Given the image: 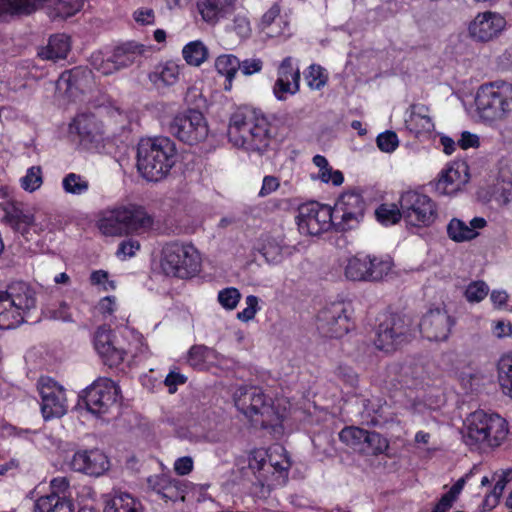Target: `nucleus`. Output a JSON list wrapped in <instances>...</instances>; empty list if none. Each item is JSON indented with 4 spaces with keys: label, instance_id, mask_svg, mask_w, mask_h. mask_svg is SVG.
Here are the masks:
<instances>
[{
    "label": "nucleus",
    "instance_id": "1",
    "mask_svg": "<svg viewBox=\"0 0 512 512\" xmlns=\"http://www.w3.org/2000/svg\"><path fill=\"white\" fill-rule=\"evenodd\" d=\"M270 128L264 115L254 109L241 107L231 115L227 135L237 147L263 152L272 138Z\"/></svg>",
    "mask_w": 512,
    "mask_h": 512
},
{
    "label": "nucleus",
    "instance_id": "2",
    "mask_svg": "<svg viewBox=\"0 0 512 512\" xmlns=\"http://www.w3.org/2000/svg\"><path fill=\"white\" fill-rule=\"evenodd\" d=\"M507 421L496 413L476 410L470 413L460 430L464 443L477 449L499 447L507 438Z\"/></svg>",
    "mask_w": 512,
    "mask_h": 512
},
{
    "label": "nucleus",
    "instance_id": "3",
    "mask_svg": "<svg viewBox=\"0 0 512 512\" xmlns=\"http://www.w3.org/2000/svg\"><path fill=\"white\" fill-rule=\"evenodd\" d=\"M176 147L168 137L141 139L137 148V168L148 181H160L175 163Z\"/></svg>",
    "mask_w": 512,
    "mask_h": 512
},
{
    "label": "nucleus",
    "instance_id": "4",
    "mask_svg": "<svg viewBox=\"0 0 512 512\" xmlns=\"http://www.w3.org/2000/svg\"><path fill=\"white\" fill-rule=\"evenodd\" d=\"M475 112L483 122H496L512 113V84L493 81L482 84L474 99Z\"/></svg>",
    "mask_w": 512,
    "mask_h": 512
},
{
    "label": "nucleus",
    "instance_id": "5",
    "mask_svg": "<svg viewBox=\"0 0 512 512\" xmlns=\"http://www.w3.org/2000/svg\"><path fill=\"white\" fill-rule=\"evenodd\" d=\"M36 307V293L29 284L17 281L0 291V329L8 330L22 324Z\"/></svg>",
    "mask_w": 512,
    "mask_h": 512
},
{
    "label": "nucleus",
    "instance_id": "6",
    "mask_svg": "<svg viewBox=\"0 0 512 512\" xmlns=\"http://www.w3.org/2000/svg\"><path fill=\"white\" fill-rule=\"evenodd\" d=\"M234 403L239 412L246 416L255 426L268 428L274 426L279 415L273 400L257 386H240L234 392Z\"/></svg>",
    "mask_w": 512,
    "mask_h": 512
},
{
    "label": "nucleus",
    "instance_id": "7",
    "mask_svg": "<svg viewBox=\"0 0 512 512\" xmlns=\"http://www.w3.org/2000/svg\"><path fill=\"white\" fill-rule=\"evenodd\" d=\"M153 219L141 206L129 205L110 211L98 221L100 231L106 236L124 234L149 229Z\"/></svg>",
    "mask_w": 512,
    "mask_h": 512
},
{
    "label": "nucleus",
    "instance_id": "8",
    "mask_svg": "<svg viewBox=\"0 0 512 512\" xmlns=\"http://www.w3.org/2000/svg\"><path fill=\"white\" fill-rule=\"evenodd\" d=\"M200 266V254L193 245L170 242L163 247L161 268L167 276L187 279L196 275Z\"/></svg>",
    "mask_w": 512,
    "mask_h": 512
},
{
    "label": "nucleus",
    "instance_id": "9",
    "mask_svg": "<svg viewBox=\"0 0 512 512\" xmlns=\"http://www.w3.org/2000/svg\"><path fill=\"white\" fill-rule=\"evenodd\" d=\"M413 337L412 321L409 317L390 314L380 322L374 344L378 350L393 352Z\"/></svg>",
    "mask_w": 512,
    "mask_h": 512
},
{
    "label": "nucleus",
    "instance_id": "10",
    "mask_svg": "<svg viewBox=\"0 0 512 512\" xmlns=\"http://www.w3.org/2000/svg\"><path fill=\"white\" fill-rule=\"evenodd\" d=\"M4 220L7 225L26 242L35 240L49 228L46 218L35 215L29 207L23 204H13L5 210Z\"/></svg>",
    "mask_w": 512,
    "mask_h": 512
},
{
    "label": "nucleus",
    "instance_id": "11",
    "mask_svg": "<svg viewBox=\"0 0 512 512\" xmlns=\"http://www.w3.org/2000/svg\"><path fill=\"white\" fill-rule=\"evenodd\" d=\"M142 46L129 42L115 47L110 53L101 51L91 55L92 67L103 75H111L123 68L131 66L142 54Z\"/></svg>",
    "mask_w": 512,
    "mask_h": 512
},
{
    "label": "nucleus",
    "instance_id": "12",
    "mask_svg": "<svg viewBox=\"0 0 512 512\" xmlns=\"http://www.w3.org/2000/svg\"><path fill=\"white\" fill-rule=\"evenodd\" d=\"M399 205L403 219L412 226H428L436 218V209L431 198L416 190L402 193Z\"/></svg>",
    "mask_w": 512,
    "mask_h": 512
},
{
    "label": "nucleus",
    "instance_id": "13",
    "mask_svg": "<svg viewBox=\"0 0 512 512\" xmlns=\"http://www.w3.org/2000/svg\"><path fill=\"white\" fill-rule=\"evenodd\" d=\"M169 130L180 141L194 145L208 136V125L204 115L196 109H188L177 114L170 123Z\"/></svg>",
    "mask_w": 512,
    "mask_h": 512
},
{
    "label": "nucleus",
    "instance_id": "14",
    "mask_svg": "<svg viewBox=\"0 0 512 512\" xmlns=\"http://www.w3.org/2000/svg\"><path fill=\"white\" fill-rule=\"evenodd\" d=\"M332 211L335 230L345 232L359 226L364 218L366 203L359 193L346 192L339 197Z\"/></svg>",
    "mask_w": 512,
    "mask_h": 512
},
{
    "label": "nucleus",
    "instance_id": "15",
    "mask_svg": "<svg viewBox=\"0 0 512 512\" xmlns=\"http://www.w3.org/2000/svg\"><path fill=\"white\" fill-rule=\"evenodd\" d=\"M298 229L301 233L316 236L334 227L332 208L318 202H308L298 208Z\"/></svg>",
    "mask_w": 512,
    "mask_h": 512
},
{
    "label": "nucleus",
    "instance_id": "16",
    "mask_svg": "<svg viewBox=\"0 0 512 512\" xmlns=\"http://www.w3.org/2000/svg\"><path fill=\"white\" fill-rule=\"evenodd\" d=\"M392 269V261L376 256H353L347 260L345 277L351 281H379Z\"/></svg>",
    "mask_w": 512,
    "mask_h": 512
},
{
    "label": "nucleus",
    "instance_id": "17",
    "mask_svg": "<svg viewBox=\"0 0 512 512\" xmlns=\"http://www.w3.org/2000/svg\"><path fill=\"white\" fill-rule=\"evenodd\" d=\"M120 389L114 381L99 378L84 391V403L92 414H106L117 403Z\"/></svg>",
    "mask_w": 512,
    "mask_h": 512
},
{
    "label": "nucleus",
    "instance_id": "18",
    "mask_svg": "<svg viewBox=\"0 0 512 512\" xmlns=\"http://www.w3.org/2000/svg\"><path fill=\"white\" fill-rule=\"evenodd\" d=\"M41 396V412L45 420L60 418L67 412V399L61 385L49 377L38 381Z\"/></svg>",
    "mask_w": 512,
    "mask_h": 512
},
{
    "label": "nucleus",
    "instance_id": "19",
    "mask_svg": "<svg viewBox=\"0 0 512 512\" xmlns=\"http://www.w3.org/2000/svg\"><path fill=\"white\" fill-rule=\"evenodd\" d=\"M352 326L343 303H333L321 310L318 315L317 327L326 337L340 338L347 334Z\"/></svg>",
    "mask_w": 512,
    "mask_h": 512
},
{
    "label": "nucleus",
    "instance_id": "20",
    "mask_svg": "<svg viewBox=\"0 0 512 512\" xmlns=\"http://www.w3.org/2000/svg\"><path fill=\"white\" fill-rule=\"evenodd\" d=\"M109 466L107 455L99 449L79 450L70 461V467L74 471L93 477L103 475Z\"/></svg>",
    "mask_w": 512,
    "mask_h": 512
},
{
    "label": "nucleus",
    "instance_id": "21",
    "mask_svg": "<svg viewBox=\"0 0 512 512\" xmlns=\"http://www.w3.org/2000/svg\"><path fill=\"white\" fill-rule=\"evenodd\" d=\"M506 20L499 13H479L469 24V35L476 41L487 42L497 37L505 28Z\"/></svg>",
    "mask_w": 512,
    "mask_h": 512
},
{
    "label": "nucleus",
    "instance_id": "22",
    "mask_svg": "<svg viewBox=\"0 0 512 512\" xmlns=\"http://www.w3.org/2000/svg\"><path fill=\"white\" fill-rule=\"evenodd\" d=\"M300 90V70L293 65L292 57L284 58L277 70V79L273 94L279 101L287 99V94L294 95Z\"/></svg>",
    "mask_w": 512,
    "mask_h": 512
},
{
    "label": "nucleus",
    "instance_id": "23",
    "mask_svg": "<svg viewBox=\"0 0 512 512\" xmlns=\"http://www.w3.org/2000/svg\"><path fill=\"white\" fill-rule=\"evenodd\" d=\"M148 488L165 501H184L190 483L173 478L166 474L153 475L147 478Z\"/></svg>",
    "mask_w": 512,
    "mask_h": 512
},
{
    "label": "nucleus",
    "instance_id": "24",
    "mask_svg": "<svg viewBox=\"0 0 512 512\" xmlns=\"http://www.w3.org/2000/svg\"><path fill=\"white\" fill-rule=\"evenodd\" d=\"M419 329L430 341H445L448 337V314L445 308L430 309L421 319Z\"/></svg>",
    "mask_w": 512,
    "mask_h": 512
},
{
    "label": "nucleus",
    "instance_id": "25",
    "mask_svg": "<svg viewBox=\"0 0 512 512\" xmlns=\"http://www.w3.org/2000/svg\"><path fill=\"white\" fill-rule=\"evenodd\" d=\"M94 346L105 364L118 366L124 360L125 351L114 346L111 330L99 327L94 336Z\"/></svg>",
    "mask_w": 512,
    "mask_h": 512
},
{
    "label": "nucleus",
    "instance_id": "26",
    "mask_svg": "<svg viewBox=\"0 0 512 512\" xmlns=\"http://www.w3.org/2000/svg\"><path fill=\"white\" fill-rule=\"evenodd\" d=\"M236 0H199L197 2L198 11L202 19L215 25L221 19L227 18L235 10Z\"/></svg>",
    "mask_w": 512,
    "mask_h": 512
},
{
    "label": "nucleus",
    "instance_id": "27",
    "mask_svg": "<svg viewBox=\"0 0 512 512\" xmlns=\"http://www.w3.org/2000/svg\"><path fill=\"white\" fill-rule=\"evenodd\" d=\"M92 72L88 68L75 67L63 72L57 80L56 86L60 91L73 94L74 90L84 91L90 84Z\"/></svg>",
    "mask_w": 512,
    "mask_h": 512
},
{
    "label": "nucleus",
    "instance_id": "28",
    "mask_svg": "<svg viewBox=\"0 0 512 512\" xmlns=\"http://www.w3.org/2000/svg\"><path fill=\"white\" fill-rule=\"evenodd\" d=\"M405 124L406 128L416 137L430 133L434 129V124L428 115V108L421 104L410 106V114L405 120Z\"/></svg>",
    "mask_w": 512,
    "mask_h": 512
},
{
    "label": "nucleus",
    "instance_id": "29",
    "mask_svg": "<svg viewBox=\"0 0 512 512\" xmlns=\"http://www.w3.org/2000/svg\"><path fill=\"white\" fill-rule=\"evenodd\" d=\"M71 49L70 37L66 34L50 36L46 46L38 50V56L43 60L56 62L65 59Z\"/></svg>",
    "mask_w": 512,
    "mask_h": 512
},
{
    "label": "nucleus",
    "instance_id": "30",
    "mask_svg": "<svg viewBox=\"0 0 512 512\" xmlns=\"http://www.w3.org/2000/svg\"><path fill=\"white\" fill-rule=\"evenodd\" d=\"M486 223L484 218L475 217L470 221V226H468L465 222L453 218L450 220V239L456 242L472 240L478 236L476 229L484 228Z\"/></svg>",
    "mask_w": 512,
    "mask_h": 512
},
{
    "label": "nucleus",
    "instance_id": "31",
    "mask_svg": "<svg viewBox=\"0 0 512 512\" xmlns=\"http://www.w3.org/2000/svg\"><path fill=\"white\" fill-rule=\"evenodd\" d=\"M104 512H143L140 500L126 492H115L105 502Z\"/></svg>",
    "mask_w": 512,
    "mask_h": 512
},
{
    "label": "nucleus",
    "instance_id": "32",
    "mask_svg": "<svg viewBox=\"0 0 512 512\" xmlns=\"http://www.w3.org/2000/svg\"><path fill=\"white\" fill-rule=\"evenodd\" d=\"M34 512H73V503L70 499L52 492L36 500Z\"/></svg>",
    "mask_w": 512,
    "mask_h": 512
},
{
    "label": "nucleus",
    "instance_id": "33",
    "mask_svg": "<svg viewBox=\"0 0 512 512\" xmlns=\"http://www.w3.org/2000/svg\"><path fill=\"white\" fill-rule=\"evenodd\" d=\"M179 77V66L172 62H166L155 68L150 73L149 79L157 86H171L178 81Z\"/></svg>",
    "mask_w": 512,
    "mask_h": 512
},
{
    "label": "nucleus",
    "instance_id": "34",
    "mask_svg": "<svg viewBox=\"0 0 512 512\" xmlns=\"http://www.w3.org/2000/svg\"><path fill=\"white\" fill-rule=\"evenodd\" d=\"M241 66L240 60L232 54H224L217 57L215 68L217 72L226 78L224 89L229 91L232 88V81Z\"/></svg>",
    "mask_w": 512,
    "mask_h": 512
},
{
    "label": "nucleus",
    "instance_id": "35",
    "mask_svg": "<svg viewBox=\"0 0 512 512\" xmlns=\"http://www.w3.org/2000/svg\"><path fill=\"white\" fill-rule=\"evenodd\" d=\"M312 161L319 168L318 176L313 179H319L323 183L331 182L334 186H340L343 183V173L340 170H333L324 156L315 155Z\"/></svg>",
    "mask_w": 512,
    "mask_h": 512
},
{
    "label": "nucleus",
    "instance_id": "36",
    "mask_svg": "<svg viewBox=\"0 0 512 512\" xmlns=\"http://www.w3.org/2000/svg\"><path fill=\"white\" fill-rule=\"evenodd\" d=\"M470 179L469 166L466 161H453L450 165V195L452 192L460 191L461 188L468 183Z\"/></svg>",
    "mask_w": 512,
    "mask_h": 512
},
{
    "label": "nucleus",
    "instance_id": "37",
    "mask_svg": "<svg viewBox=\"0 0 512 512\" xmlns=\"http://www.w3.org/2000/svg\"><path fill=\"white\" fill-rule=\"evenodd\" d=\"M498 378L503 393L512 398V353L500 358L498 362Z\"/></svg>",
    "mask_w": 512,
    "mask_h": 512
},
{
    "label": "nucleus",
    "instance_id": "38",
    "mask_svg": "<svg viewBox=\"0 0 512 512\" xmlns=\"http://www.w3.org/2000/svg\"><path fill=\"white\" fill-rule=\"evenodd\" d=\"M388 441L380 433L375 431H366V435L361 447V452L367 455H378L388 448Z\"/></svg>",
    "mask_w": 512,
    "mask_h": 512
},
{
    "label": "nucleus",
    "instance_id": "39",
    "mask_svg": "<svg viewBox=\"0 0 512 512\" xmlns=\"http://www.w3.org/2000/svg\"><path fill=\"white\" fill-rule=\"evenodd\" d=\"M216 357V351L204 345H194L188 352V362L196 369L205 368L206 363Z\"/></svg>",
    "mask_w": 512,
    "mask_h": 512
},
{
    "label": "nucleus",
    "instance_id": "40",
    "mask_svg": "<svg viewBox=\"0 0 512 512\" xmlns=\"http://www.w3.org/2000/svg\"><path fill=\"white\" fill-rule=\"evenodd\" d=\"M89 181L82 175L68 173L62 180L63 190L67 194L83 195L89 190Z\"/></svg>",
    "mask_w": 512,
    "mask_h": 512
},
{
    "label": "nucleus",
    "instance_id": "41",
    "mask_svg": "<svg viewBox=\"0 0 512 512\" xmlns=\"http://www.w3.org/2000/svg\"><path fill=\"white\" fill-rule=\"evenodd\" d=\"M208 56V50L201 41H193L183 48V57L193 66L201 65Z\"/></svg>",
    "mask_w": 512,
    "mask_h": 512
},
{
    "label": "nucleus",
    "instance_id": "42",
    "mask_svg": "<svg viewBox=\"0 0 512 512\" xmlns=\"http://www.w3.org/2000/svg\"><path fill=\"white\" fill-rule=\"evenodd\" d=\"M366 431L367 430L355 426L345 427L340 431L339 439L346 445L352 447L355 451L361 452Z\"/></svg>",
    "mask_w": 512,
    "mask_h": 512
},
{
    "label": "nucleus",
    "instance_id": "43",
    "mask_svg": "<svg viewBox=\"0 0 512 512\" xmlns=\"http://www.w3.org/2000/svg\"><path fill=\"white\" fill-rule=\"evenodd\" d=\"M84 5L83 0H54V18L65 19L75 15Z\"/></svg>",
    "mask_w": 512,
    "mask_h": 512
},
{
    "label": "nucleus",
    "instance_id": "44",
    "mask_svg": "<svg viewBox=\"0 0 512 512\" xmlns=\"http://www.w3.org/2000/svg\"><path fill=\"white\" fill-rule=\"evenodd\" d=\"M217 299L224 309L233 310L241 299V293L235 287H227L218 292Z\"/></svg>",
    "mask_w": 512,
    "mask_h": 512
},
{
    "label": "nucleus",
    "instance_id": "45",
    "mask_svg": "<svg viewBox=\"0 0 512 512\" xmlns=\"http://www.w3.org/2000/svg\"><path fill=\"white\" fill-rule=\"evenodd\" d=\"M42 183V169L40 166H33L29 168L26 175L21 178L22 188L30 192L37 190Z\"/></svg>",
    "mask_w": 512,
    "mask_h": 512
},
{
    "label": "nucleus",
    "instance_id": "46",
    "mask_svg": "<svg viewBox=\"0 0 512 512\" xmlns=\"http://www.w3.org/2000/svg\"><path fill=\"white\" fill-rule=\"evenodd\" d=\"M488 293L489 287L484 281H474L467 286L465 297L468 302L478 303L482 301Z\"/></svg>",
    "mask_w": 512,
    "mask_h": 512
},
{
    "label": "nucleus",
    "instance_id": "47",
    "mask_svg": "<svg viewBox=\"0 0 512 512\" xmlns=\"http://www.w3.org/2000/svg\"><path fill=\"white\" fill-rule=\"evenodd\" d=\"M377 219L382 223H397L402 216V209L397 208L395 205L382 204L375 212Z\"/></svg>",
    "mask_w": 512,
    "mask_h": 512
},
{
    "label": "nucleus",
    "instance_id": "48",
    "mask_svg": "<svg viewBox=\"0 0 512 512\" xmlns=\"http://www.w3.org/2000/svg\"><path fill=\"white\" fill-rule=\"evenodd\" d=\"M455 146H458L463 150L478 148L480 146V138L477 134L469 131H463L457 141L450 138V153L454 150Z\"/></svg>",
    "mask_w": 512,
    "mask_h": 512
},
{
    "label": "nucleus",
    "instance_id": "49",
    "mask_svg": "<svg viewBox=\"0 0 512 512\" xmlns=\"http://www.w3.org/2000/svg\"><path fill=\"white\" fill-rule=\"evenodd\" d=\"M307 84L311 89L319 90L326 84V76L324 75L323 68L319 65H311L305 75Z\"/></svg>",
    "mask_w": 512,
    "mask_h": 512
},
{
    "label": "nucleus",
    "instance_id": "50",
    "mask_svg": "<svg viewBox=\"0 0 512 512\" xmlns=\"http://www.w3.org/2000/svg\"><path fill=\"white\" fill-rule=\"evenodd\" d=\"M249 467L251 469H258L260 470H268L269 468H273L275 471L283 473L288 471L290 468V463L288 460H283L282 462H273L272 458L269 457V460L266 461L265 459H261L260 461L256 460V458L253 459V461L249 462Z\"/></svg>",
    "mask_w": 512,
    "mask_h": 512
},
{
    "label": "nucleus",
    "instance_id": "51",
    "mask_svg": "<svg viewBox=\"0 0 512 512\" xmlns=\"http://www.w3.org/2000/svg\"><path fill=\"white\" fill-rule=\"evenodd\" d=\"M376 143L382 152L391 153L398 147L399 140L394 131H385L377 136Z\"/></svg>",
    "mask_w": 512,
    "mask_h": 512
},
{
    "label": "nucleus",
    "instance_id": "52",
    "mask_svg": "<svg viewBox=\"0 0 512 512\" xmlns=\"http://www.w3.org/2000/svg\"><path fill=\"white\" fill-rule=\"evenodd\" d=\"M505 487L501 483H495L492 491L485 496L482 507L483 510H492L499 503V500L504 492Z\"/></svg>",
    "mask_w": 512,
    "mask_h": 512
},
{
    "label": "nucleus",
    "instance_id": "53",
    "mask_svg": "<svg viewBox=\"0 0 512 512\" xmlns=\"http://www.w3.org/2000/svg\"><path fill=\"white\" fill-rule=\"evenodd\" d=\"M258 310V297L249 295L246 297V308L238 312L237 318L243 322L252 320Z\"/></svg>",
    "mask_w": 512,
    "mask_h": 512
},
{
    "label": "nucleus",
    "instance_id": "54",
    "mask_svg": "<svg viewBox=\"0 0 512 512\" xmlns=\"http://www.w3.org/2000/svg\"><path fill=\"white\" fill-rule=\"evenodd\" d=\"M133 19L141 26L153 25L155 23V12L152 8L141 7L134 11Z\"/></svg>",
    "mask_w": 512,
    "mask_h": 512
},
{
    "label": "nucleus",
    "instance_id": "55",
    "mask_svg": "<svg viewBox=\"0 0 512 512\" xmlns=\"http://www.w3.org/2000/svg\"><path fill=\"white\" fill-rule=\"evenodd\" d=\"M232 30L240 38H248L251 34L250 22L245 16H236L233 20Z\"/></svg>",
    "mask_w": 512,
    "mask_h": 512
},
{
    "label": "nucleus",
    "instance_id": "56",
    "mask_svg": "<svg viewBox=\"0 0 512 512\" xmlns=\"http://www.w3.org/2000/svg\"><path fill=\"white\" fill-rule=\"evenodd\" d=\"M90 121H91L90 117H88L86 115L78 116L75 119L78 134L83 140H86V139L93 140L95 138L94 132L91 129H89V127H88Z\"/></svg>",
    "mask_w": 512,
    "mask_h": 512
},
{
    "label": "nucleus",
    "instance_id": "57",
    "mask_svg": "<svg viewBox=\"0 0 512 512\" xmlns=\"http://www.w3.org/2000/svg\"><path fill=\"white\" fill-rule=\"evenodd\" d=\"M431 190L439 195H446L448 190V166L444 167L439 178L429 183Z\"/></svg>",
    "mask_w": 512,
    "mask_h": 512
},
{
    "label": "nucleus",
    "instance_id": "58",
    "mask_svg": "<svg viewBox=\"0 0 512 512\" xmlns=\"http://www.w3.org/2000/svg\"><path fill=\"white\" fill-rule=\"evenodd\" d=\"M140 249V243L134 239H127L122 241L117 249V256L132 257L135 255L136 251Z\"/></svg>",
    "mask_w": 512,
    "mask_h": 512
},
{
    "label": "nucleus",
    "instance_id": "59",
    "mask_svg": "<svg viewBox=\"0 0 512 512\" xmlns=\"http://www.w3.org/2000/svg\"><path fill=\"white\" fill-rule=\"evenodd\" d=\"M240 64L239 70L246 76L260 72L263 67V61L259 58L245 59Z\"/></svg>",
    "mask_w": 512,
    "mask_h": 512
},
{
    "label": "nucleus",
    "instance_id": "60",
    "mask_svg": "<svg viewBox=\"0 0 512 512\" xmlns=\"http://www.w3.org/2000/svg\"><path fill=\"white\" fill-rule=\"evenodd\" d=\"M187 381V377L176 371H170L164 380V384L168 387L169 393H175L177 386L184 384Z\"/></svg>",
    "mask_w": 512,
    "mask_h": 512
},
{
    "label": "nucleus",
    "instance_id": "61",
    "mask_svg": "<svg viewBox=\"0 0 512 512\" xmlns=\"http://www.w3.org/2000/svg\"><path fill=\"white\" fill-rule=\"evenodd\" d=\"M193 459L190 456H183L174 462V471L176 474L184 476L188 475L193 470Z\"/></svg>",
    "mask_w": 512,
    "mask_h": 512
},
{
    "label": "nucleus",
    "instance_id": "62",
    "mask_svg": "<svg viewBox=\"0 0 512 512\" xmlns=\"http://www.w3.org/2000/svg\"><path fill=\"white\" fill-rule=\"evenodd\" d=\"M50 317L55 320H61L64 322L72 321V315L69 311V307L66 303H61L59 307L49 311Z\"/></svg>",
    "mask_w": 512,
    "mask_h": 512
},
{
    "label": "nucleus",
    "instance_id": "63",
    "mask_svg": "<svg viewBox=\"0 0 512 512\" xmlns=\"http://www.w3.org/2000/svg\"><path fill=\"white\" fill-rule=\"evenodd\" d=\"M279 187V181L276 177L273 176H265L263 179L262 187L259 192V196L265 197Z\"/></svg>",
    "mask_w": 512,
    "mask_h": 512
},
{
    "label": "nucleus",
    "instance_id": "64",
    "mask_svg": "<svg viewBox=\"0 0 512 512\" xmlns=\"http://www.w3.org/2000/svg\"><path fill=\"white\" fill-rule=\"evenodd\" d=\"M280 14V7L277 4H274L270 7V9L262 16L261 18V26L262 29L269 27L275 19Z\"/></svg>",
    "mask_w": 512,
    "mask_h": 512
}]
</instances>
